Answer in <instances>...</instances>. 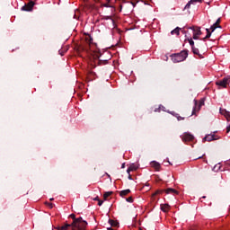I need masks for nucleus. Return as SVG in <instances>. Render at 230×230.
<instances>
[{
	"label": "nucleus",
	"mask_w": 230,
	"mask_h": 230,
	"mask_svg": "<svg viewBox=\"0 0 230 230\" xmlns=\"http://www.w3.org/2000/svg\"><path fill=\"white\" fill-rule=\"evenodd\" d=\"M159 193H166L167 195H178L179 191H177L175 189L168 188L167 190H156L154 194L153 197H155V195H159Z\"/></svg>",
	"instance_id": "3"
},
{
	"label": "nucleus",
	"mask_w": 230,
	"mask_h": 230,
	"mask_svg": "<svg viewBox=\"0 0 230 230\" xmlns=\"http://www.w3.org/2000/svg\"><path fill=\"white\" fill-rule=\"evenodd\" d=\"M109 224L111 226V227H119V223L118 221H114L113 219H110Z\"/></svg>",
	"instance_id": "20"
},
{
	"label": "nucleus",
	"mask_w": 230,
	"mask_h": 230,
	"mask_svg": "<svg viewBox=\"0 0 230 230\" xmlns=\"http://www.w3.org/2000/svg\"><path fill=\"white\" fill-rule=\"evenodd\" d=\"M102 205H103V200L100 199V200L98 201V206H102Z\"/></svg>",
	"instance_id": "31"
},
{
	"label": "nucleus",
	"mask_w": 230,
	"mask_h": 230,
	"mask_svg": "<svg viewBox=\"0 0 230 230\" xmlns=\"http://www.w3.org/2000/svg\"><path fill=\"white\" fill-rule=\"evenodd\" d=\"M70 218L73 219L71 223L73 230H85V227H87V221L84 220L82 217L76 218L75 214H71Z\"/></svg>",
	"instance_id": "1"
},
{
	"label": "nucleus",
	"mask_w": 230,
	"mask_h": 230,
	"mask_svg": "<svg viewBox=\"0 0 230 230\" xmlns=\"http://www.w3.org/2000/svg\"><path fill=\"white\" fill-rule=\"evenodd\" d=\"M69 227H72L73 230V225L72 224H67L66 223L64 226H62L61 227H57L58 230H68Z\"/></svg>",
	"instance_id": "16"
},
{
	"label": "nucleus",
	"mask_w": 230,
	"mask_h": 230,
	"mask_svg": "<svg viewBox=\"0 0 230 230\" xmlns=\"http://www.w3.org/2000/svg\"><path fill=\"white\" fill-rule=\"evenodd\" d=\"M195 3H202V0H190L188 2V4L185 5L184 10H190L191 7V4H195Z\"/></svg>",
	"instance_id": "11"
},
{
	"label": "nucleus",
	"mask_w": 230,
	"mask_h": 230,
	"mask_svg": "<svg viewBox=\"0 0 230 230\" xmlns=\"http://www.w3.org/2000/svg\"><path fill=\"white\" fill-rule=\"evenodd\" d=\"M157 111H159V108H158V109H156V110H155V112H157Z\"/></svg>",
	"instance_id": "37"
},
{
	"label": "nucleus",
	"mask_w": 230,
	"mask_h": 230,
	"mask_svg": "<svg viewBox=\"0 0 230 230\" xmlns=\"http://www.w3.org/2000/svg\"><path fill=\"white\" fill-rule=\"evenodd\" d=\"M121 8H123V5H120V10H121Z\"/></svg>",
	"instance_id": "39"
},
{
	"label": "nucleus",
	"mask_w": 230,
	"mask_h": 230,
	"mask_svg": "<svg viewBox=\"0 0 230 230\" xmlns=\"http://www.w3.org/2000/svg\"><path fill=\"white\" fill-rule=\"evenodd\" d=\"M107 230H113L112 227H108Z\"/></svg>",
	"instance_id": "36"
},
{
	"label": "nucleus",
	"mask_w": 230,
	"mask_h": 230,
	"mask_svg": "<svg viewBox=\"0 0 230 230\" xmlns=\"http://www.w3.org/2000/svg\"><path fill=\"white\" fill-rule=\"evenodd\" d=\"M228 76H230V75H228Z\"/></svg>",
	"instance_id": "42"
},
{
	"label": "nucleus",
	"mask_w": 230,
	"mask_h": 230,
	"mask_svg": "<svg viewBox=\"0 0 230 230\" xmlns=\"http://www.w3.org/2000/svg\"><path fill=\"white\" fill-rule=\"evenodd\" d=\"M208 39H209V38H206V36L203 38V40H208Z\"/></svg>",
	"instance_id": "34"
},
{
	"label": "nucleus",
	"mask_w": 230,
	"mask_h": 230,
	"mask_svg": "<svg viewBox=\"0 0 230 230\" xmlns=\"http://www.w3.org/2000/svg\"><path fill=\"white\" fill-rule=\"evenodd\" d=\"M46 206H48V208H49V209H53V208L55 207V205L53 203H49L48 201L45 202Z\"/></svg>",
	"instance_id": "25"
},
{
	"label": "nucleus",
	"mask_w": 230,
	"mask_h": 230,
	"mask_svg": "<svg viewBox=\"0 0 230 230\" xmlns=\"http://www.w3.org/2000/svg\"><path fill=\"white\" fill-rule=\"evenodd\" d=\"M172 61L174 64L179 62H184L186 58H188V50H182L180 53L171 55Z\"/></svg>",
	"instance_id": "2"
},
{
	"label": "nucleus",
	"mask_w": 230,
	"mask_h": 230,
	"mask_svg": "<svg viewBox=\"0 0 230 230\" xmlns=\"http://www.w3.org/2000/svg\"><path fill=\"white\" fill-rule=\"evenodd\" d=\"M215 135H208L203 138V141H215Z\"/></svg>",
	"instance_id": "19"
},
{
	"label": "nucleus",
	"mask_w": 230,
	"mask_h": 230,
	"mask_svg": "<svg viewBox=\"0 0 230 230\" xmlns=\"http://www.w3.org/2000/svg\"><path fill=\"white\" fill-rule=\"evenodd\" d=\"M128 179L129 181H132V175H130V173H128Z\"/></svg>",
	"instance_id": "33"
},
{
	"label": "nucleus",
	"mask_w": 230,
	"mask_h": 230,
	"mask_svg": "<svg viewBox=\"0 0 230 230\" xmlns=\"http://www.w3.org/2000/svg\"><path fill=\"white\" fill-rule=\"evenodd\" d=\"M114 192L113 191H107V192H104L103 194V199L104 200H107V199H109V197H111V195H112Z\"/></svg>",
	"instance_id": "23"
},
{
	"label": "nucleus",
	"mask_w": 230,
	"mask_h": 230,
	"mask_svg": "<svg viewBox=\"0 0 230 230\" xmlns=\"http://www.w3.org/2000/svg\"><path fill=\"white\" fill-rule=\"evenodd\" d=\"M137 2L131 1V2H127L124 6L125 8H128V10L133 11L134 8H136V4Z\"/></svg>",
	"instance_id": "10"
},
{
	"label": "nucleus",
	"mask_w": 230,
	"mask_h": 230,
	"mask_svg": "<svg viewBox=\"0 0 230 230\" xmlns=\"http://www.w3.org/2000/svg\"><path fill=\"white\" fill-rule=\"evenodd\" d=\"M190 30H192L195 35H202V31H200V27H190Z\"/></svg>",
	"instance_id": "14"
},
{
	"label": "nucleus",
	"mask_w": 230,
	"mask_h": 230,
	"mask_svg": "<svg viewBox=\"0 0 230 230\" xmlns=\"http://www.w3.org/2000/svg\"><path fill=\"white\" fill-rule=\"evenodd\" d=\"M203 105H204V99H201L199 101V102H197V100H194V107H193L191 115L195 116V114H197V111H199Z\"/></svg>",
	"instance_id": "5"
},
{
	"label": "nucleus",
	"mask_w": 230,
	"mask_h": 230,
	"mask_svg": "<svg viewBox=\"0 0 230 230\" xmlns=\"http://www.w3.org/2000/svg\"><path fill=\"white\" fill-rule=\"evenodd\" d=\"M161 209L164 211V213H168L170 211V205L168 204H162Z\"/></svg>",
	"instance_id": "18"
},
{
	"label": "nucleus",
	"mask_w": 230,
	"mask_h": 230,
	"mask_svg": "<svg viewBox=\"0 0 230 230\" xmlns=\"http://www.w3.org/2000/svg\"><path fill=\"white\" fill-rule=\"evenodd\" d=\"M220 22H221V20H220V18H218V19L217 20V22H216L213 25H211V27H210L211 31H215V30H216L217 28H222V27L220 26Z\"/></svg>",
	"instance_id": "13"
},
{
	"label": "nucleus",
	"mask_w": 230,
	"mask_h": 230,
	"mask_svg": "<svg viewBox=\"0 0 230 230\" xmlns=\"http://www.w3.org/2000/svg\"><path fill=\"white\" fill-rule=\"evenodd\" d=\"M108 62H109V60H107V59H104V60L99 59L98 60V65L99 66H105Z\"/></svg>",
	"instance_id": "24"
},
{
	"label": "nucleus",
	"mask_w": 230,
	"mask_h": 230,
	"mask_svg": "<svg viewBox=\"0 0 230 230\" xmlns=\"http://www.w3.org/2000/svg\"><path fill=\"white\" fill-rule=\"evenodd\" d=\"M202 199H206V196H203Z\"/></svg>",
	"instance_id": "40"
},
{
	"label": "nucleus",
	"mask_w": 230,
	"mask_h": 230,
	"mask_svg": "<svg viewBox=\"0 0 230 230\" xmlns=\"http://www.w3.org/2000/svg\"><path fill=\"white\" fill-rule=\"evenodd\" d=\"M121 168H125V164H122Z\"/></svg>",
	"instance_id": "35"
},
{
	"label": "nucleus",
	"mask_w": 230,
	"mask_h": 230,
	"mask_svg": "<svg viewBox=\"0 0 230 230\" xmlns=\"http://www.w3.org/2000/svg\"><path fill=\"white\" fill-rule=\"evenodd\" d=\"M93 200H96L97 202H99L100 198L97 196V197H95V198L93 199Z\"/></svg>",
	"instance_id": "32"
},
{
	"label": "nucleus",
	"mask_w": 230,
	"mask_h": 230,
	"mask_svg": "<svg viewBox=\"0 0 230 230\" xmlns=\"http://www.w3.org/2000/svg\"><path fill=\"white\" fill-rule=\"evenodd\" d=\"M220 114H223L227 121H230V112L226 110H220Z\"/></svg>",
	"instance_id": "15"
},
{
	"label": "nucleus",
	"mask_w": 230,
	"mask_h": 230,
	"mask_svg": "<svg viewBox=\"0 0 230 230\" xmlns=\"http://www.w3.org/2000/svg\"><path fill=\"white\" fill-rule=\"evenodd\" d=\"M175 118H177L178 121H182L184 119V117H181L179 114H176Z\"/></svg>",
	"instance_id": "27"
},
{
	"label": "nucleus",
	"mask_w": 230,
	"mask_h": 230,
	"mask_svg": "<svg viewBox=\"0 0 230 230\" xmlns=\"http://www.w3.org/2000/svg\"><path fill=\"white\" fill-rule=\"evenodd\" d=\"M137 165H136V164H131L128 168V170H127V173H130L131 172H136V170H137Z\"/></svg>",
	"instance_id": "17"
},
{
	"label": "nucleus",
	"mask_w": 230,
	"mask_h": 230,
	"mask_svg": "<svg viewBox=\"0 0 230 230\" xmlns=\"http://www.w3.org/2000/svg\"><path fill=\"white\" fill-rule=\"evenodd\" d=\"M126 200L127 202H130V203L134 202V199L132 197H128Z\"/></svg>",
	"instance_id": "30"
},
{
	"label": "nucleus",
	"mask_w": 230,
	"mask_h": 230,
	"mask_svg": "<svg viewBox=\"0 0 230 230\" xmlns=\"http://www.w3.org/2000/svg\"><path fill=\"white\" fill-rule=\"evenodd\" d=\"M199 37H200V35H198V34L193 33L192 39H193L194 40H199Z\"/></svg>",
	"instance_id": "29"
},
{
	"label": "nucleus",
	"mask_w": 230,
	"mask_h": 230,
	"mask_svg": "<svg viewBox=\"0 0 230 230\" xmlns=\"http://www.w3.org/2000/svg\"><path fill=\"white\" fill-rule=\"evenodd\" d=\"M171 35H181V28L176 27L174 30L171 31Z\"/></svg>",
	"instance_id": "21"
},
{
	"label": "nucleus",
	"mask_w": 230,
	"mask_h": 230,
	"mask_svg": "<svg viewBox=\"0 0 230 230\" xmlns=\"http://www.w3.org/2000/svg\"><path fill=\"white\" fill-rule=\"evenodd\" d=\"M50 200L53 201V200H55V199L51 198Z\"/></svg>",
	"instance_id": "38"
},
{
	"label": "nucleus",
	"mask_w": 230,
	"mask_h": 230,
	"mask_svg": "<svg viewBox=\"0 0 230 230\" xmlns=\"http://www.w3.org/2000/svg\"><path fill=\"white\" fill-rule=\"evenodd\" d=\"M34 6L35 2L30 1L28 4H25L24 6L22 7V12H31Z\"/></svg>",
	"instance_id": "7"
},
{
	"label": "nucleus",
	"mask_w": 230,
	"mask_h": 230,
	"mask_svg": "<svg viewBox=\"0 0 230 230\" xmlns=\"http://www.w3.org/2000/svg\"><path fill=\"white\" fill-rule=\"evenodd\" d=\"M195 139V137L190 133H185L184 135L181 136V140L183 143H188L190 141H193Z\"/></svg>",
	"instance_id": "8"
},
{
	"label": "nucleus",
	"mask_w": 230,
	"mask_h": 230,
	"mask_svg": "<svg viewBox=\"0 0 230 230\" xmlns=\"http://www.w3.org/2000/svg\"><path fill=\"white\" fill-rule=\"evenodd\" d=\"M128 193H130V189H127V190H121L119 192V195H120V197H126V195H128Z\"/></svg>",
	"instance_id": "22"
},
{
	"label": "nucleus",
	"mask_w": 230,
	"mask_h": 230,
	"mask_svg": "<svg viewBox=\"0 0 230 230\" xmlns=\"http://www.w3.org/2000/svg\"><path fill=\"white\" fill-rule=\"evenodd\" d=\"M84 41L87 44V46L84 47V49H89L91 44H93V37H91V35H86L84 38Z\"/></svg>",
	"instance_id": "9"
},
{
	"label": "nucleus",
	"mask_w": 230,
	"mask_h": 230,
	"mask_svg": "<svg viewBox=\"0 0 230 230\" xmlns=\"http://www.w3.org/2000/svg\"><path fill=\"white\" fill-rule=\"evenodd\" d=\"M185 40H188L190 46H191V50L194 55L202 57V55H200V52L199 51V49L195 48V41H193V39L190 38V39H187Z\"/></svg>",
	"instance_id": "6"
},
{
	"label": "nucleus",
	"mask_w": 230,
	"mask_h": 230,
	"mask_svg": "<svg viewBox=\"0 0 230 230\" xmlns=\"http://www.w3.org/2000/svg\"><path fill=\"white\" fill-rule=\"evenodd\" d=\"M230 84V76H226L220 81L216 83V85L222 87L223 89H227V85Z\"/></svg>",
	"instance_id": "4"
},
{
	"label": "nucleus",
	"mask_w": 230,
	"mask_h": 230,
	"mask_svg": "<svg viewBox=\"0 0 230 230\" xmlns=\"http://www.w3.org/2000/svg\"><path fill=\"white\" fill-rule=\"evenodd\" d=\"M201 158H202V156H199V159H201Z\"/></svg>",
	"instance_id": "41"
},
{
	"label": "nucleus",
	"mask_w": 230,
	"mask_h": 230,
	"mask_svg": "<svg viewBox=\"0 0 230 230\" xmlns=\"http://www.w3.org/2000/svg\"><path fill=\"white\" fill-rule=\"evenodd\" d=\"M152 168H155V170H156V172H159L161 170V164H159V162L156 161H153L150 163Z\"/></svg>",
	"instance_id": "12"
},
{
	"label": "nucleus",
	"mask_w": 230,
	"mask_h": 230,
	"mask_svg": "<svg viewBox=\"0 0 230 230\" xmlns=\"http://www.w3.org/2000/svg\"><path fill=\"white\" fill-rule=\"evenodd\" d=\"M206 31H207L206 39H209L211 37V31H209V29H206Z\"/></svg>",
	"instance_id": "26"
},
{
	"label": "nucleus",
	"mask_w": 230,
	"mask_h": 230,
	"mask_svg": "<svg viewBox=\"0 0 230 230\" xmlns=\"http://www.w3.org/2000/svg\"><path fill=\"white\" fill-rule=\"evenodd\" d=\"M106 19L107 20L110 19L112 22L113 26L116 24V22H114V19H112V16H107Z\"/></svg>",
	"instance_id": "28"
}]
</instances>
